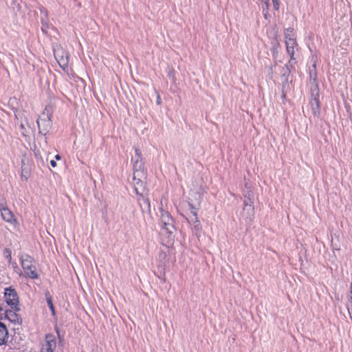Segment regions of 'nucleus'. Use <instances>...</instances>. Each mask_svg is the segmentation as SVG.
I'll use <instances>...</instances> for the list:
<instances>
[{"label": "nucleus", "mask_w": 352, "mask_h": 352, "mask_svg": "<svg viewBox=\"0 0 352 352\" xmlns=\"http://www.w3.org/2000/svg\"><path fill=\"white\" fill-rule=\"evenodd\" d=\"M54 56L59 66L65 72H68L69 54L60 45L53 46Z\"/></svg>", "instance_id": "obj_1"}, {"label": "nucleus", "mask_w": 352, "mask_h": 352, "mask_svg": "<svg viewBox=\"0 0 352 352\" xmlns=\"http://www.w3.org/2000/svg\"><path fill=\"white\" fill-rule=\"evenodd\" d=\"M160 220L162 233L163 234H167L168 237H170L175 231L173 218L168 212L161 210Z\"/></svg>", "instance_id": "obj_2"}, {"label": "nucleus", "mask_w": 352, "mask_h": 352, "mask_svg": "<svg viewBox=\"0 0 352 352\" xmlns=\"http://www.w3.org/2000/svg\"><path fill=\"white\" fill-rule=\"evenodd\" d=\"M21 266L28 276L31 278H36L38 277L36 272V267L34 265L32 258L27 254L22 255L21 257Z\"/></svg>", "instance_id": "obj_3"}, {"label": "nucleus", "mask_w": 352, "mask_h": 352, "mask_svg": "<svg viewBox=\"0 0 352 352\" xmlns=\"http://www.w3.org/2000/svg\"><path fill=\"white\" fill-rule=\"evenodd\" d=\"M142 175H146V172L144 170L141 151L138 148H135L133 158V176L142 177Z\"/></svg>", "instance_id": "obj_4"}, {"label": "nucleus", "mask_w": 352, "mask_h": 352, "mask_svg": "<svg viewBox=\"0 0 352 352\" xmlns=\"http://www.w3.org/2000/svg\"><path fill=\"white\" fill-rule=\"evenodd\" d=\"M4 298L6 303L12 309H17L19 305V297L16 292L11 287L6 288Z\"/></svg>", "instance_id": "obj_5"}, {"label": "nucleus", "mask_w": 352, "mask_h": 352, "mask_svg": "<svg viewBox=\"0 0 352 352\" xmlns=\"http://www.w3.org/2000/svg\"><path fill=\"white\" fill-rule=\"evenodd\" d=\"M254 216V207L253 204L248 203L247 200H244L243 211L241 212L242 218H243L246 222L250 223L252 221Z\"/></svg>", "instance_id": "obj_6"}, {"label": "nucleus", "mask_w": 352, "mask_h": 352, "mask_svg": "<svg viewBox=\"0 0 352 352\" xmlns=\"http://www.w3.org/2000/svg\"><path fill=\"white\" fill-rule=\"evenodd\" d=\"M146 175H142V177L133 176V186L137 195L143 194L145 190Z\"/></svg>", "instance_id": "obj_7"}, {"label": "nucleus", "mask_w": 352, "mask_h": 352, "mask_svg": "<svg viewBox=\"0 0 352 352\" xmlns=\"http://www.w3.org/2000/svg\"><path fill=\"white\" fill-rule=\"evenodd\" d=\"M0 210L1 217L5 221L10 223L12 226L16 225V220L14 218L12 211L9 208H8L7 207H2L0 208Z\"/></svg>", "instance_id": "obj_8"}, {"label": "nucleus", "mask_w": 352, "mask_h": 352, "mask_svg": "<svg viewBox=\"0 0 352 352\" xmlns=\"http://www.w3.org/2000/svg\"><path fill=\"white\" fill-rule=\"evenodd\" d=\"M19 310L18 307L17 309L8 310L6 312V317L14 324H21L22 323V318L21 316L16 313L17 311Z\"/></svg>", "instance_id": "obj_9"}, {"label": "nucleus", "mask_w": 352, "mask_h": 352, "mask_svg": "<svg viewBox=\"0 0 352 352\" xmlns=\"http://www.w3.org/2000/svg\"><path fill=\"white\" fill-rule=\"evenodd\" d=\"M287 54L289 55L291 60H294L295 50L297 49L298 43L296 39H292L285 41Z\"/></svg>", "instance_id": "obj_10"}, {"label": "nucleus", "mask_w": 352, "mask_h": 352, "mask_svg": "<svg viewBox=\"0 0 352 352\" xmlns=\"http://www.w3.org/2000/svg\"><path fill=\"white\" fill-rule=\"evenodd\" d=\"M140 197L138 199V202L140 204V206L141 208V210L143 212H150L151 210V206H150V201L148 198L144 197L143 196V194L139 195Z\"/></svg>", "instance_id": "obj_11"}, {"label": "nucleus", "mask_w": 352, "mask_h": 352, "mask_svg": "<svg viewBox=\"0 0 352 352\" xmlns=\"http://www.w3.org/2000/svg\"><path fill=\"white\" fill-rule=\"evenodd\" d=\"M8 339V331L6 326L0 322V346L4 344Z\"/></svg>", "instance_id": "obj_12"}, {"label": "nucleus", "mask_w": 352, "mask_h": 352, "mask_svg": "<svg viewBox=\"0 0 352 352\" xmlns=\"http://www.w3.org/2000/svg\"><path fill=\"white\" fill-rule=\"evenodd\" d=\"M310 105L315 116L320 115V102L319 98H313L310 101Z\"/></svg>", "instance_id": "obj_13"}, {"label": "nucleus", "mask_w": 352, "mask_h": 352, "mask_svg": "<svg viewBox=\"0 0 352 352\" xmlns=\"http://www.w3.org/2000/svg\"><path fill=\"white\" fill-rule=\"evenodd\" d=\"M45 342H47V344L45 346H47L46 347L47 352H53L54 349L56 346V341L54 340L49 339V336H45Z\"/></svg>", "instance_id": "obj_14"}, {"label": "nucleus", "mask_w": 352, "mask_h": 352, "mask_svg": "<svg viewBox=\"0 0 352 352\" xmlns=\"http://www.w3.org/2000/svg\"><path fill=\"white\" fill-rule=\"evenodd\" d=\"M285 41L295 39V35L294 33V29L289 28L285 30L284 32Z\"/></svg>", "instance_id": "obj_15"}, {"label": "nucleus", "mask_w": 352, "mask_h": 352, "mask_svg": "<svg viewBox=\"0 0 352 352\" xmlns=\"http://www.w3.org/2000/svg\"><path fill=\"white\" fill-rule=\"evenodd\" d=\"M193 231L197 237L200 236L201 231V224L200 221L198 220L197 217L193 221Z\"/></svg>", "instance_id": "obj_16"}, {"label": "nucleus", "mask_w": 352, "mask_h": 352, "mask_svg": "<svg viewBox=\"0 0 352 352\" xmlns=\"http://www.w3.org/2000/svg\"><path fill=\"white\" fill-rule=\"evenodd\" d=\"M245 188H248V192L245 195V199L244 200H247L248 201V203H250L252 204H253L254 201H253V192L252 191L249 189V187L248 186V184H245Z\"/></svg>", "instance_id": "obj_17"}, {"label": "nucleus", "mask_w": 352, "mask_h": 352, "mask_svg": "<svg viewBox=\"0 0 352 352\" xmlns=\"http://www.w3.org/2000/svg\"><path fill=\"white\" fill-rule=\"evenodd\" d=\"M47 299V306L51 311V314L53 317L55 318L56 316V311H55V308L54 307V305L52 303V300L51 298V297H47L46 298Z\"/></svg>", "instance_id": "obj_18"}, {"label": "nucleus", "mask_w": 352, "mask_h": 352, "mask_svg": "<svg viewBox=\"0 0 352 352\" xmlns=\"http://www.w3.org/2000/svg\"><path fill=\"white\" fill-rule=\"evenodd\" d=\"M351 296H350V299H349V302L347 303L346 306H347L348 312L350 316V318L352 320V283H351Z\"/></svg>", "instance_id": "obj_19"}, {"label": "nucleus", "mask_w": 352, "mask_h": 352, "mask_svg": "<svg viewBox=\"0 0 352 352\" xmlns=\"http://www.w3.org/2000/svg\"><path fill=\"white\" fill-rule=\"evenodd\" d=\"M311 98H319V88L318 85H315L311 87Z\"/></svg>", "instance_id": "obj_20"}, {"label": "nucleus", "mask_w": 352, "mask_h": 352, "mask_svg": "<svg viewBox=\"0 0 352 352\" xmlns=\"http://www.w3.org/2000/svg\"><path fill=\"white\" fill-rule=\"evenodd\" d=\"M3 256L5 257L6 259L8 260L9 263H10L12 259L11 251L9 249H5L3 250Z\"/></svg>", "instance_id": "obj_21"}, {"label": "nucleus", "mask_w": 352, "mask_h": 352, "mask_svg": "<svg viewBox=\"0 0 352 352\" xmlns=\"http://www.w3.org/2000/svg\"><path fill=\"white\" fill-rule=\"evenodd\" d=\"M279 0H272L274 8L276 10L279 9Z\"/></svg>", "instance_id": "obj_22"}, {"label": "nucleus", "mask_w": 352, "mask_h": 352, "mask_svg": "<svg viewBox=\"0 0 352 352\" xmlns=\"http://www.w3.org/2000/svg\"><path fill=\"white\" fill-rule=\"evenodd\" d=\"M262 1H263V2L264 3V4L265 6V8H263V12H265V10H268L269 6H270V0H262Z\"/></svg>", "instance_id": "obj_23"}, {"label": "nucleus", "mask_w": 352, "mask_h": 352, "mask_svg": "<svg viewBox=\"0 0 352 352\" xmlns=\"http://www.w3.org/2000/svg\"><path fill=\"white\" fill-rule=\"evenodd\" d=\"M190 207L191 208L192 210H191V213L192 214V215L195 217V219H196V217H197V212L195 210V208L191 205L190 204Z\"/></svg>", "instance_id": "obj_24"}, {"label": "nucleus", "mask_w": 352, "mask_h": 352, "mask_svg": "<svg viewBox=\"0 0 352 352\" xmlns=\"http://www.w3.org/2000/svg\"><path fill=\"white\" fill-rule=\"evenodd\" d=\"M50 164H51V166H52V167H55V166H56V161H55V160H52L50 161Z\"/></svg>", "instance_id": "obj_25"}, {"label": "nucleus", "mask_w": 352, "mask_h": 352, "mask_svg": "<svg viewBox=\"0 0 352 352\" xmlns=\"http://www.w3.org/2000/svg\"><path fill=\"white\" fill-rule=\"evenodd\" d=\"M157 103L158 104H161L160 98V96H159V95L157 96Z\"/></svg>", "instance_id": "obj_26"}, {"label": "nucleus", "mask_w": 352, "mask_h": 352, "mask_svg": "<svg viewBox=\"0 0 352 352\" xmlns=\"http://www.w3.org/2000/svg\"><path fill=\"white\" fill-rule=\"evenodd\" d=\"M173 71H170V72H168V76H169L170 77V76H173ZM173 77H174V76H173Z\"/></svg>", "instance_id": "obj_27"}, {"label": "nucleus", "mask_w": 352, "mask_h": 352, "mask_svg": "<svg viewBox=\"0 0 352 352\" xmlns=\"http://www.w3.org/2000/svg\"><path fill=\"white\" fill-rule=\"evenodd\" d=\"M41 120V118H39V119H38V120H37V124H38V128H39V129H40V120Z\"/></svg>", "instance_id": "obj_28"}, {"label": "nucleus", "mask_w": 352, "mask_h": 352, "mask_svg": "<svg viewBox=\"0 0 352 352\" xmlns=\"http://www.w3.org/2000/svg\"><path fill=\"white\" fill-rule=\"evenodd\" d=\"M34 153H35V155L36 156H38L39 155V157L41 159V156L40 153H37L36 151Z\"/></svg>", "instance_id": "obj_29"}, {"label": "nucleus", "mask_w": 352, "mask_h": 352, "mask_svg": "<svg viewBox=\"0 0 352 352\" xmlns=\"http://www.w3.org/2000/svg\"><path fill=\"white\" fill-rule=\"evenodd\" d=\"M21 177H25V179H27V176L23 173V170H22Z\"/></svg>", "instance_id": "obj_30"}, {"label": "nucleus", "mask_w": 352, "mask_h": 352, "mask_svg": "<svg viewBox=\"0 0 352 352\" xmlns=\"http://www.w3.org/2000/svg\"><path fill=\"white\" fill-rule=\"evenodd\" d=\"M56 160H60V156L59 155H56Z\"/></svg>", "instance_id": "obj_31"}, {"label": "nucleus", "mask_w": 352, "mask_h": 352, "mask_svg": "<svg viewBox=\"0 0 352 352\" xmlns=\"http://www.w3.org/2000/svg\"><path fill=\"white\" fill-rule=\"evenodd\" d=\"M267 10H266V12L264 13L265 18L267 19Z\"/></svg>", "instance_id": "obj_32"}, {"label": "nucleus", "mask_w": 352, "mask_h": 352, "mask_svg": "<svg viewBox=\"0 0 352 352\" xmlns=\"http://www.w3.org/2000/svg\"><path fill=\"white\" fill-rule=\"evenodd\" d=\"M48 120L50 122V120H51L50 116H48Z\"/></svg>", "instance_id": "obj_33"}]
</instances>
